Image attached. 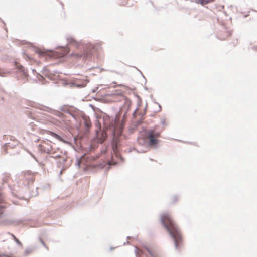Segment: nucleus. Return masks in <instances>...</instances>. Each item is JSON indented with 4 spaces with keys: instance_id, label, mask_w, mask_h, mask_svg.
Here are the masks:
<instances>
[{
    "instance_id": "obj_1",
    "label": "nucleus",
    "mask_w": 257,
    "mask_h": 257,
    "mask_svg": "<svg viewBox=\"0 0 257 257\" xmlns=\"http://www.w3.org/2000/svg\"><path fill=\"white\" fill-rule=\"evenodd\" d=\"M160 221L173 240L176 249H178L182 242V235L178 226L168 214L161 215Z\"/></svg>"
},
{
    "instance_id": "obj_2",
    "label": "nucleus",
    "mask_w": 257,
    "mask_h": 257,
    "mask_svg": "<svg viewBox=\"0 0 257 257\" xmlns=\"http://www.w3.org/2000/svg\"><path fill=\"white\" fill-rule=\"evenodd\" d=\"M118 162H75L78 168H82L85 172L93 173L106 168L108 170L111 166L117 165Z\"/></svg>"
},
{
    "instance_id": "obj_3",
    "label": "nucleus",
    "mask_w": 257,
    "mask_h": 257,
    "mask_svg": "<svg viewBox=\"0 0 257 257\" xmlns=\"http://www.w3.org/2000/svg\"><path fill=\"white\" fill-rule=\"evenodd\" d=\"M20 179L23 181V184L24 185V190H19V191L16 190L15 189L12 190V193L14 195L18 197L17 192L20 193L25 195L28 191L30 193V196L32 197L38 195V193H34L33 191H30L31 184L34 180V175L30 171L22 172L21 173V175L19 176Z\"/></svg>"
},
{
    "instance_id": "obj_4",
    "label": "nucleus",
    "mask_w": 257,
    "mask_h": 257,
    "mask_svg": "<svg viewBox=\"0 0 257 257\" xmlns=\"http://www.w3.org/2000/svg\"><path fill=\"white\" fill-rule=\"evenodd\" d=\"M159 133L154 131L149 132L148 134V140L149 144L153 147L156 146L159 143L158 138Z\"/></svg>"
},
{
    "instance_id": "obj_5",
    "label": "nucleus",
    "mask_w": 257,
    "mask_h": 257,
    "mask_svg": "<svg viewBox=\"0 0 257 257\" xmlns=\"http://www.w3.org/2000/svg\"><path fill=\"white\" fill-rule=\"evenodd\" d=\"M57 165L58 168H61L60 170L59 175H61L64 170L68 168L70 165V162H57Z\"/></svg>"
},
{
    "instance_id": "obj_6",
    "label": "nucleus",
    "mask_w": 257,
    "mask_h": 257,
    "mask_svg": "<svg viewBox=\"0 0 257 257\" xmlns=\"http://www.w3.org/2000/svg\"><path fill=\"white\" fill-rule=\"evenodd\" d=\"M9 234H10V235H11L13 238V239L14 240L15 242L19 246H22V243L21 242V241L12 233H11L10 232L8 233Z\"/></svg>"
},
{
    "instance_id": "obj_7",
    "label": "nucleus",
    "mask_w": 257,
    "mask_h": 257,
    "mask_svg": "<svg viewBox=\"0 0 257 257\" xmlns=\"http://www.w3.org/2000/svg\"><path fill=\"white\" fill-rule=\"evenodd\" d=\"M214 0H195V2L197 3H200L201 5H204L212 2Z\"/></svg>"
},
{
    "instance_id": "obj_8",
    "label": "nucleus",
    "mask_w": 257,
    "mask_h": 257,
    "mask_svg": "<svg viewBox=\"0 0 257 257\" xmlns=\"http://www.w3.org/2000/svg\"><path fill=\"white\" fill-rule=\"evenodd\" d=\"M33 251V249L31 248H27L25 250L24 254L25 256H27L31 253Z\"/></svg>"
},
{
    "instance_id": "obj_9",
    "label": "nucleus",
    "mask_w": 257,
    "mask_h": 257,
    "mask_svg": "<svg viewBox=\"0 0 257 257\" xmlns=\"http://www.w3.org/2000/svg\"><path fill=\"white\" fill-rule=\"evenodd\" d=\"M179 199V196L178 195H174L172 196V204H175Z\"/></svg>"
},
{
    "instance_id": "obj_10",
    "label": "nucleus",
    "mask_w": 257,
    "mask_h": 257,
    "mask_svg": "<svg viewBox=\"0 0 257 257\" xmlns=\"http://www.w3.org/2000/svg\"><path fill=\"white\" fill-rule=\"evenodd\" d=\"M145 249H146V250L147 251V252L149 253V254L150 255V256H151V257H156V256H155L153 254V252H152V251H151V250H150L148 247H145Z\"/></svg>"
},
{
    "instance_id": "obj_11",
    "label": "nucleus",
    "mask_w": 257,
    "mask_h": 257,
    "mask_svg": "<svg viewBox=\"0 0 257 257\" xmlns=\"http://www.w3.org/2000/svg\"><path fill=\"white\" fill-rule=\"evenodd\" d=\"M135 253L136 254V256L138 257V254L139 253V251L136 246H135Z\"/></svg>"
},
{
    "instance_id": "obj_12",
    "label": "nucleus",
    "mask_w": 257,
    "mask_h": 257,
    "mask_svg": "<svg viewBox=\"0 0 257 257\" xmlns=\"http://www.w3.org/2000/svg\"><path fill=\"white\" fill-rule=\"evenodd\" d=\"M39 239H40V241H41V242L42 244H43V245H44V246H45V247L47 250H48V247L45 245V242H44V241H43V240L41 238H40Z\"/></svg>"
},
{
    "instance_id": "obj_13",
    "label": "nucleus",
    "mask_w": 257,
    "mask_h": 257,
    "mask_svg": "<svg viewBox=\"0 0 257 257\" xmlns=\"http://www.w3.org/2000/svg\"><path fill=\"white\" fill-rule=\"evenodd\" d=\"M161 123L163 125H166L165 119H162L161 120Z\"/></svg>"
},
{
    "instance_id": "obj_14",
    "label": "nucleus",
    "mask_w": 257,
    "mask_h": 257,
    "mask_svg": "<svg viewBox=\"0 0 257 257\" xmlns=\"http://www.w3.org/2000/svg\"><path fill=\"white\" fill-rule=\"evenodd\" d=\"M53 136L54 137L56 138H58L59 137V136H58L57 135L55 134H53Z\"/></svg>"
},
{
    "instance_id": "obj_15",
    "label": "nucleus",
    "mask_w": 257,
    "mask_h": 257,
    "mask_svg": "<svg viewBox=\"0 0 257 257\" xmlns=\"http://www.w3.org/2000/svg\"><path fill=\"white\" fill-rule=\"evenodd\" d=\"M0 257H9L8 255H6L5 254L0 255Z\"/></svg>"
},
{
    "instance_id": "obj_16",
    "label": "nucleus",
    "mask_w": 257,
    "mask_h": 257,
    "mask_svg": "<svg viewBox=\"0 0 257 257\" xmlns=\"http://www.w3.org/2000/svg\"><path fill=\"white\" fill-rule=\"evenodd\" d=\"M14 222V221H9V222H10V223H11H11H13Z\"/></svg>"
},
{
    "instance_id": "obj_17",
    "label": "nucleus",
    "mask_w": 257,
    "mask_h": 257,
    "mask_svg": "<svg viewBox=\"0 0 257 257\" xmlns=\"http://www.w3.org/2000/svg\"><path fill=\"white\" fill-rule=\"evenodd\" d=\"M73 41V38H71V39H70V42H72Z\"/></svg>"
},
{
    "instance_id": "obj_18",
    "label": "nucleus",
    "mask_w": 257,
    "mask_h": 257,
    "mask_svg": "<svg viewBox=\"0 0 257 257\" xmlns=\"http://www.w3.org/2000/svg\"><path fill=\"white\" fill-rule=\"evenodd\" d=\"M113 249H114V247H111L110 248V250H113Z\"/></svg>"
},
{
    "instance_id": "obj_19",
    "label": "nucleus",
    "mask_w": 257,
    "mask_h": 257,
    "mask_svg": "<svg viewBox=\"0 0 257 257\" xmlns=\"http://www.w3.org/2000/svg\"><path fill=\"white\" fill-rule=\"evenodd\" d=\"M42 162H41L40 165H44V164H42Z\"/></svg>"
},
{
    "instance_id": "obj_20",
    "label": "nucleus",
    "mask_w": 257,
    "mask_h": 257,
    "mask_svg": "<svg viewBox=\"0 0 257 257\" xmlns=\"http://www.w3.org/2000/svg\"><path fill=\"white\" fill-rule=\"evenodd\" d=\"M130 238V236H127V239H128V238Z\"/></svg>"
},
{
    "instance_id": "obj_21",
    "label": "nucleus",
    "mask_w": 257,
    "mask_h": 257,
    "mask_svg": "<svg viewBox=\"0 0 257 257\" xmlns=\"http://www.w3.org/2000/svg\"><path fill=\"white\" fill-rule=\"evenodd\" d=\"M126 243H127V244H128V243H129V242H128V241H127V242H126Z\"/></svg>"
}]
</instances>
